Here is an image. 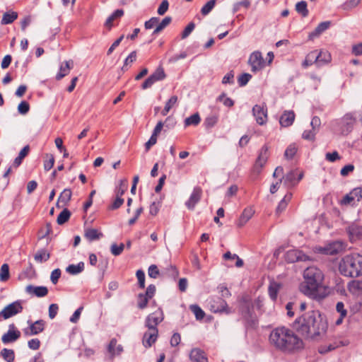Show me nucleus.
Returning <instances> with one entry per match:
<instances>
[{"mask_svg": "<svg viewBox=\"0 0 362 362\" xmlns=\"http://www.w3.org/2000/svg\"><path fill=\"white\" fill-rule=\"evenodd\" d=\"M293 328L305 338L315 339L324 334L327 329V322L317 310L303 313L293 322Z\"/></svg>", "mask_w": 362, "mask_h": 362, "instance_id": "1", "label": "nucleus"}, {"mask_svg": "<svg viewBox=\"0 0 362 362\" xmlns=\"http://www.w3.org/2000/svg\"><path fill=\"white\" fill-rule=\"evenodd\" d=\"M303 281L299 285L301 293L315 300L323 299L327 296L322 283L324 274L316 267H307L303 274Z\"/></svg>", "mask_w": 362, "mask_h": 362, "instance_id": "2", "label": "nucleus"}, {"mask_svg": "<svg viewBox=\"0 0 362 362\" xmlns=\"http://www.w3.org/2000/svg\"><path fill=\"white\" fill-rule=\"evenodd\" d=\"M270 343L277 349L291 351L302 347V340L293 331L285 327H277L269 335Z\"/></svg>", "mask_w": 362, "mask_h": 362, "instance_id": "3", "label": "nucleus"}, {"mask_svg": "<svg viewBox=\"0 0 362 362\" xmlns=\"http://www.w3.org/2000/svg\"><path fill=\"white\" fill-rule=\"evenodd\" d=\"M339 270L341 274L347 277L362 276V255L354 253L344 256L339 262Z\"/></svg>", "mask_w": 362, "mask_h": 362, "instance_id": "4", "label": "nucleus"}, {"mask_svg": "<svg viewBox=\"0 0 362 362\" xmlns=\"http://www.w3.org/2000/svg\"><path fill=\"white\" fill-rule=\"evenodd\" d=\"M240 312L245 321L247 327L254 328L257 325V316L252 312V306L250 300L243 299L240 308Z\"/></svg>", "mask_w": 362, "mask_h": 362, "instance_id": "5", "label": "nucleus"}, {"mask_svg": "<svg viewBox=\"0 0 362 362\" xmlns=\"http://www.w3.org/2000/svg\"><path fill=\"white\" fill-rule=\"evenodd\" d=\"M346 245L343 241L337 240L327 243L324 247H320L319 251L327 255H337L345 250Z\"/></svg>", "mask_w": 362, "mask_h": 362, "instance_id": "6", "label": "nucleus"}, {"mask_svg": "<svg viewBox=\"0 0 362 362\" xmlns=\"http://www.w3.org/2000/svg\"><path fill=\"white\" fill-rule=\"evenodd\" d=\"M164 315L161 309L149 314L145 320V326L151 330H158L157 326L163 320Z\"/></svg>", "mask_w": 362, "mask_h": 362, "instance_id": "7", "label": "nucleus"}, {"mask_svg": "<svg viewBox=\"0 0 362 362\" xmlns=\"http://www.w3.org/2000/svg\"><path fill=\"white\" fill-rule=\"evenodd\" d=\"M23 309L22 301L18 300L6 305L0 312V315H2L3 319L6 320L22 313Z\"/></svg>", "mask_w": 362, "mask_h": 362, "instance_id": "8", "label": "nucleus"}, {"mask_svg": "<svg viewBox=\"0 0 362 362\" xmlns=\"http://www.w3.org/2000/svg\"><path fill=\"white\" fill-rule=\"evenodd\" d=\"M166 77L164 69L162 66H158L156 71L151 74L142 83V89H147L151 87L156 82L162 81Z\"/></svg>", "mask_w": 362, "mask_h": 362, "instance_id": "9", "label": "nucleus"}, {"mask_svg": "<svg viewBox=\"0 0 362 362\" xmlns=\"http://www.w3.org/2000/svg\"><path fill=\"white\" fill-rule=\"evenodd\" d=\"M210 310L214 313H226L230 314V309L228 308V304L222 298H216L212 299L210 303Z\"/></svg>", "mask_w": 362, "mask_h": 362, "instance_id": "10", "label": "nucleus"}, {"mask_svg": "<svg viewBox=\"0 0 362 362\" xmlns=\"http://www.w3.org/2000/svg\"><path fill=\"white\" fill-rule=\"evenodd\" d=\"M302 173H298L296 170H290L285 176L279 179L280 182L283 181L284 185L287 188H291L296 186L303 178Z\"/></svg>", "mask_w": 362, "mask_h": 362, "instance_id": "11", "label": "nucleus"}, {"mask_svg": "<svg viewBox=\"0 0 362 362\" xmlns=\"http://www.w3.org/2000/svg\"><path fill=\"white\" fill-rule=\"evenodd\" d=\"M252 114L257 123L259 125L265 124L267 122V107L265 104L255 105L252 107Z\"/></svg>", "mask_w": 362, "mask_h": 362, "instance_id": "12", "label": "nucleus"}, {"mask_svg": "<svg viewBox=\"0 0 362 362\" xmlns=\"http://www.w3.org/2000/svg\"><path fill=\"white\" fill-rule=\"evenodd\" d=\"M285 260L288 263L306 262L310 260L309 256L298 250H289L285 254Z\"/></svg>", "mask_w": 362, "mask_h": 362, "instance_id": "13", "label": "nucleus"}, {"mask_svg": "<svg viewBox=\"0 0 362 362\" xmlns=\"http://www.w3.org/2000/svg\"><path fill=\"white\" fill-rule=\"evenodd\" d=\"M356 121V118L351 113L346 114L340 121L341 134L344 135L349 134L352 131Z\"/></svg>", "mask_w": 362, "mask_h": 362, "instance_id": "14", "label": "nucleus"}, {"mask_svg": "<svg viewBox=\"0 0 362 362\" xmlns=\"http://www.w3.org/2000/svg\"><path fill=\"white\" fill-rule=\"evenodd\" d=\"M248 62L251 66V70L256 72L262 69L264 66V60L260 52H252L249 58Z\"/></svg>", "mask_w": 362, "mask_h": 362, "instance_id": "15", "label": "nucleus"}, {"mask_svg": "<svg viewBox=\"0 0 362 362\" xmlns=\"http://www.w3.org/2000/svg\"><path fill=\"white\" fill-rule=\"evenodd\" d=\"M269 158V147L267 144L264 145L259 151L258 157L255 161L254 169L259 173L261 169L266 164L267 159Z\"/></svg>", "mask_w": 362, "mask_h": 362, "instance_id": "16", "label": "nucleus"}, {"mask_svg": "<svg viewBox=\"0 0 362 362\" xmlns=\"http://www.w3.org/2000/svg\"><path fill=\"white\" fill-rule=\"evenodd\" d=\"M202 194V189L200 187H195L185 205L189 210H193L196 204L200 201Z\"/></svg>", "mask_w": 362, "mask_h": 362, "instance_id": "17", "label": "nucleus"}, {"mask_svg": "<svg viewBox=\"0 0 362 362\" xmlns=\"http://www.w3.org/2000/svg\"><path fill=\"white\" fill-rule=\"evenodd\" d=\"M28 323L30 325L29 329L30 331L25 330V334L26 335H36L41 332H42L45 327V322L43 320H38L34 322L28 321Z\"/></svg>", "mask_w": 362, "mask_h": 362, "instance_id": "18", "label": "nucleus"}, {"mask_svg": "<svg viewBox=\"0 0 362 362\" xmlns=\"http://www.w3.org/2000/svg\"><path fill=\"white\" fill-rule=\"evenodd\" d=\"M14 329L15 325L13 324L9 325L8 331L6 333H5L1 337V341L4 344H6L11 342H13L20 338V331Z\"/></svg>", "mask_w": 362, "mask_h": 362, "instance_id": "19", "label": "nucleus"}, {"mask_svg": "<svg viewBox=\"0 0 362 362\" xmlns=\"http://www.w3.org/2000/svg\"><path fill=\"white\" fill-rule=\"evenodd\" d=\"M158 337V330H151L145 332L143 337V345L146 348H150L157 340Z\"/></svg>", "mask_w": 362, "mask_h": 362, "instance_id": "20", "label": "nucleus"}, {"mask_svg": "<svg viewBox=\"0 0 362 362\" xmlns=\"http://www.w3.org/2000/svg\"><path fill=\"white\" fill-rule=\"evenodd\" d=\"M25 291L31 295L35 296L38 298H42L47 295L48 289L46 286H35L33 285H28L25 288Z\"/></svg>", "mask_w": 362, "mask_h": 362, "instance_id": "21", "label": "nucleus"}, {"mask_svg": "<svg viewBox=\"0 0 362 362\" xmlns=\"http://www.w3.org/2000/svg\"><path fill=\"white\" fill-rule=\"evenodd\" d=\"M189 359L193 362H208L206 353L199 348H194L190 351Z\"/></svg>", "mask_w": 362, "mask_h": 362, "instance_id": "22", "label": "nucleus"}, {"mask_svg": "<svg viewBox=\"0 0 362 362\" xmlns=\"http://www.w3.org/2000/svg\"><path fill=\"white\" fill-rule=\"evenodd\" d=\"M295 113L292 110H286L279 119V123L283 127H288L293 124L295 120Z\"/></svg>", "mask_w": 362, "mask_h": 362, "instance_id": "23", "label": "nucleus"}, {"mask_svg": "<svg viewBox=\"0 0 362 362\" xmlns=\"http://www.w3.org/2000/svg\"><path fill=\"white\" fill-rule=\"evenodd\" d=\"M117 340L115 338H112L109 344L107 345V349L110 355V358H113L115 356H119L123 351V347L121 344H117Z\"/></svg>", "mask_w": 362, "mask_h": 362, "instance_id": "24", "label": "nucleus"}, {"mask_svg": "<svg viewBox=\"0 0 362 362\" xmlns=\"http://www.w3.org/2000/svg\"><path fill=\"white\" fill-rule=\"evenodd\" d=\"M71 195L72 192L71 189H64L58 198L57 206L58 208H62L64 206H66L71 200Z\"/></svg>", "mask_w": 362, "mask_h": 362, "instance_id": "25", "label": "nucleus"}, {"mask_svg": "<svg viewBox=\"0 0 362 362\" xmlns=\"http://www.w3.org/2000/svg\"><path fill=\"white\" fill-rule=\"evenodd\" d=\"M318 51L313 50L309 52L306 57L305 60L302 63V66L304 68H307L309 66H311L313 64H316L318 66Z\"/></svg>", "mask_w": 362, "mask_h": 362, "instance_id": "26", "label": "nucleus"}, {"mask_svg": "<svg viewBox=\"0 0 362 362\" xmlns=\"http://www.w3.org/2000/svg\"><path fill=\"white\" fill-rule=\"evenodd\" d=\"M254 214V211L252 208H246L240 215L237 226L239 228L243 227L245 224L252 218Z\"/></svg>", "mask_w": 362, "mask_h": 362, "instance_id": "27", "label": "nucleus"}, {"mask_svg": "<svg viewBox=\"0 0 362 362\" xmlns=\"http://www.w3.org/2000/svg\"><path fill=\"white\" fill-rule=\"evenodd\" d=\"M330 21H324L320 23L316 28L309 34V39L313 40L315 37H318L321 33L327 30L330 26Z\"/></svg>", "mask_w": 362, "mask_h": 362, "instance_id": "28", "label": "nucleus"}, {"mask_svg": "<svg viewBox=\"0 0 362 362\" xmlns=\"http://www.w3.org/2000/svg\"><path fill=\"white\" fill-rule=\"evenodd\" d=\"M293 197V194L291 192H288L285 194L284 198L280 201L277 207H276V213L281 214L282 211H284L286 207L288 204L291 202Z\"/></svg>", "mask_w": 362, "mask_h": 362, "instance_id": "29", "label": "nucleus"}, {"mask_svg": "<svg viewBox=\"0 0 362 362\" xmlns=\"http://www.w3.org/2000/svg\"><path fill=\"white\" fill-rule=\"evenodd\" d=\"M18 18V13L16 11H8L3 14L1 24V25H7L12 23L14 21Z\"/></svg>", "mask_w": 362, "mask_h": 362, "instance_id": "30", "label": "nucleus"}, {"mask_svg": "<svg viewBox=\"0 0 362 362\" xmlns=\"http://www.w3.org/2000/svg\"><path fill=\"white\" fill-rule=\"evenodd\" d=\"M84 235L88 240L91 242L100 239L103 236V233L95 228H87L85 230Z\"/></svg>", "mask_w": 362, "mask_h": 362, "instance_id": "31", "label": "nucleus"}, {"mask_svg": "<svg viewBox=\"0 0 362 362\" xmlns=\"http://www.w3.org/2000/svg\"><path fill=\"white\" fill-rule=\"evenodd\" d=\"M83 270L84 263L83 262H80L77 264H70L66 269V271L71 275H76Z\"/></svg>", "mask_w": 362, "mask_h": 362, "instance_id": "32", "label": "nucleus"}, {"mask_svg": "<svg viewBox=\"0 0 362 362\" xmlns=\"http://www.w3.org/2000/svg\"><path fill=\"white\" fill-rule=\"evenodd\" d=\"M296 11L298 13L301 15L302 17L305 18L308 16L309 11L308 9L307 2L300 1L296 4Z\"/></svg>", "mask_w": 362, "mask_h": 362, "instance_id": "33", "label": "nucleus"}, {"mask_svg": "<svg viewBox=\"0 0 362 362\" xmlns=\"http://www.w3.org/2000/svg\"><path fill=\"white\" fill-rule=\"evenodd\" d=\"M318 56V66L327 64L332 60L331 54L327 51L320 50Z\"/></svg>", "mask_w": 362, "mask_h": 362, "instance_id": "34", "label": "nucleus"}, {"mask_svg": "<svg viewBox=\"0 0 362 362\" xmlns=\"http://www.w3.org/2000/svg\"><path fill=\"white\" fill-rule=\"evenodd\" d=\"M30 147L28 145L24 146L20 151L18 156L14 159L13 165L18 168L22 163L24 158L28 154Z\"/></svg>", "mask_w": 362, "mask_h": 362, "instance_id": "35", "label": "nucleus"}, {"mask_svg": "<svg viewBox=\"0 0 362 362\" xmlns=\"http://www.w3.org/2000/svg\"><path fill=\"white\" fill-rule=\"evenodd\" d=\"M124 15V11L122 9H117L106 20L105 25L109 28L112 26L113 21L122 17Z\"/></svg>", "mask_w": 362, "mask_h": 362, "instance_id": "36", "label": "nucleus"}, {"mask_svg": "<svg viewBox=\"0 0 362 362\" xmlns=\"http://www.w3.org/2000/svg\"><path fill=\"white\" fill-rule=\"evenodd\" d=\"M70 70H71V67H70V65H69V62L66 61L64 62V64H62L61 65V66L59 68V71L56 75V79L57 81L61 80L64 76H66V75L69 74Z\"/></svg>", "mask_w": 362, "mask_h": 362, "instance_id": "37", "label": "nucleus"}, {"mask_svg": "<svg viewBox=\"0 0 362 362\" xmlns=\"http://www.w3.org/2000/svg\"><path fill=\"white\" fill-rule=\"evenodd\" d=\"M218 121V116L215 114H212L206 117L204 122V125L206 129H209L214 127Z\"/></svg>", "mask_w": 362, "mask_h": 362, "instance_id": "38", "label": "nucleus"}, {"mask_svg": "<svg viewBox=\"0 0 362 362\" xmlns=\"http://www.w3.org/2000/svg\"><path fill=\"white\" fill-rule=\"evenodd\" d=\"M177 100L178 98L176 95H173L170 98V99L165 103V107L161 112L163 116L168 115L171 108L177 103Z\"/></svg>", "mask_w": 362, "mask_h": 362, "instance_id": "39", "label": "nucleus"}, {"mask_svg": "<svg viewBox=\"0 0 362 362\" xmlns=\"http://www.w3.org/2000/svg\"><path fill=\"white\" fill-rule=\"evenodd\" d=\"M200 122H201L200 116L198 112H196V113L193 114L192 115L187 117L185 119V127H188V126H191V125L197 126L200 123Z\"/></svg>", "mask_w": 362, "mask_h": 362, "instance_id": "40", "label": "nucleus"}, {"mask_svg": "<svg viewBox=\"0 0 362 362\" xmlns=\"http://www.w3.org/2000/svg\"><path fill=\"white\" fill-rule=\"evenodd\" d=\"M172 21V18L170 16L165 17L162 21L158 23L156 28L153 32V35H156L161 32L164 28H165Z\"/></svg>", "mask_w": 362, "mask_h": 362, "instance_id": "41", "label": "nucleus"}, {"mask_svg": "<svg viewBox=\"0 0 362 362\" xmlns=\"http://www.w3.org/2000/svg\"><path fill=\"white\" fill-rule=\"evenodd\" d=\"M50 257V255L46 250L42 249L38 250L35 255L34 259L37 262H43L47 261Z\"/></svg>", "mask_w": 362, "mask_h": 362, "instance_id": "42", "label": "nucleus"}, {"mask_svg": "<svg viewBox=\"0 0 362 362\" xmlns=\"http://www.w3.org/2000/svg\"><path fill=\"white\" fill-rule=\"evenodd\" d=\"M71 214L70 211L68 209L64 208L63 209V211L57 216V223L59 225H62V224L65 223L66 222H67L69 221V219L71 217Z\"/></svg>", "mask_w": 362, "mask_h": 362, "instance_id": "43", "label": "nucleus"}, {"mask_svg": "<svg viewBox=\"0 0 362 362\" xmlns=\"http://www.w3.org/2000/svg\"><path fill=\"white\" fill-rule=\"evenodd\" d=\"M189 310L194 313L197 320H202L205 316L204 311L197 304L190 305Z\"/></svg>", "mask_w": 362, "mask_h": 362, "instance_id": "44", "label": "nucleus"}, {"mask_svg": "<svg viewBox=\"0 0 362 362\" xmlns=\"http://www.w3.org/2000/svg\"><path fill=\"white\" fill-rule=\"evenodd\" d=\"M1 355L7 362H13L15 359V353L13 349L4 348L1 351Z\"/></svg>", "mask_w": 362, "mask_h": 362, "instance_id": "45", "label": "nucleus"}, {"mask_svg": "<svg viewBox=\"0 0 362 362\" xmlns=\"http://www.w3.org/2000/svg\"><path fill=\"white\" fill-rule=\"evenodd\" d=\"M223 259L226 260L228 259H236L235 266L237 267H241L243 265V261L242 259H240L236 254H232L230 252H226L223 255Z\"/></svg>", "mask_w": 362, "mask_h": 362, "instance_id": "46", "label": "nucleus"}, {"mask_svg": "<svg viewBox=\"0 0 362 362\" xmlns=\"http://www.w3.org/2000/svg\"><path fill=\"white\" fill-rule=\"evenodd\" d=\"M348 289L351 293H356L362 290V282L357 280H353L348 284Z\"/></svg>", "mask_w": 362, "mask_h": 362, "instance_id": "47", "label": "nucleus"}, {"mask_svg": "<svg viewBox=\"0 0 362 362\" xmlns=\"http://www.w3.org/2000/svg\"><path fill=\"white\" fill-rule=\"evenodd\" d=\"M298 150V147L296 144H290L286 149L284 156L287 159H292L296 155Z\"/></svg>", "mask_w": 362, "mask_h": 362, "instance_id": "48", "label": "nucleus"}, {"mask_svg": "<svg viewBox=\"0 0 362 362\" xmlns=\"http://www.w3.org/2000/svg\"><path fill=\"white\" fill-rule=\"evenodd\" d=\"M150 298L145 296L144 293H139L138 295L137 306L139 309H144L146 308Z\"/></svg>", "mask_w": 362, "mask_h": 362, "instance_id": "49", "label": "nucleus"}, {"mask_svg": "<svg viewBox=\"0 0 362 362\" xmlns=\"http://www.w3.org/2000/svg\"><path fill=\"white\" fill-rule=\"evenodd\" d=\"M136 60V51H133L125 59L124 63V65H123L122 69L124 71H127L128 69L127 66L132 64Z\"/></svg>", "mask_w": 362, "mask_h": 362, "instance_id": "50", "label": "nucleus"}, {"mask_svg": "<svg viewBox=\"0 0 362 362\" xmlns=\"http://www.w3.org/2000/svg\"><path fill=\"white\" fill-rule=\"evenodd\" d=\"M9 276V267L7 264H4L0 269V281H6Z\"/></svg>", "mask_w": 362, "mask_h": 362, "instance_id": "51", "label": "nucleus"}, {"mask_svg": "<svg viewBox=\"0 0 362 362\" xmlns=\"http://www.w3.org/2000/svg\"><path fill=\"white\" fill-rule=\"evenodd\" d=\"M279 290V285L278 284H272L269 286V295L272 300H276L277 294Z\"/></svg>", "mask_w": 362, "mask_h": 362, "instance_id": "52", "label": "nucleus"}, {"mask_svg": "<svg viewBox=\"0 0 362 362\" xmlns=\"http://www.w3.org/2000/svg\"><path fill=\"white\" fill-rule=\"evenodd\" d=\"M216 4V0H210L201 9V13L202 15L206 16L209 14L211 11L214 8Z\"/></svg>", "mask_w": 362, "mask_h": 362, "instance_id": "53", "label": "nucleus"}, {"mask_svg": "<svg viewBox=\"0 0 362 362\" xmlns=\"http://www.w3.org/2000/svg\"><path fill=\"white\" fill-rule=\"evenodd\" d=\"M124 248V245L123 243H120L119 245L116 243H113L111 245L110 251L111 253L115 256H119L122 254Z\"/></svg>", "mask_w": 362, "mask_h": 362, "instance_id": "54", "label": "nucleus"}, {"mask_svg": "<svg viewBox=\"0 0 362 362\" xmlns=\"http://www.w3.org/2000/svg\"><path fill=\"white\" fill-rule=\"evenodd\" d=\"M317 132L313 128L309 130H305L302 134V138L308 141H314Z\"/></svg>", "mask_w": 362, "mask_h": 362, "instance_id": "55", "label": "nucleus"}, {"mask_svg": "<svg viewBox=\"0 0 362 362\" xmlns=\"http://www.w3.org/2000/svg\"><path fill=\"white\" fill-rule=\"evenodd\" d=\"M325 159L329 162L334 163L340 160L341 156L337 151H334L333 152H327L325 154Z\"/></svg>", "mask_w": 362, "mask_h": 362, "instance_id": "56", "label": "nucleus"}, {"mask_svg": "<svg viewBox=\"0 0 362 362\" xmlns=\"http://www.w3.org/2000/svg\"><path fill=\"white\" fill-rule=\"evenodd\" d=\"M136 278L138 279L139 286L141 288H144L145 287V273L143 270L139 269L136 273Z\"/></svg>", "mask_w": 362, "mask_h": 362, "instance_id": "57", "label": "nucleus"}, {"mask_svg": "<svg viewBox=\"0 0 362 362\" xmlns=\"http://www.w3.org/2000/svg\"><path fill=\"white\" fill-rule=\"evenodd\" d=\"M252 78V76L250 74L244 73L242 74L238 78V82L240 86H245L250 78Z\"/></svg>", "mask_w": 362, "mask_h": 362, "instance_id": "58", "label": "nucleus"}, {"mask_svg": "<svg viewBox=\"0 0 362 362\" xmlns=\"http://www.w3.org/2000/svg\"><path fill=\"white\" fill-rule=\"evenodd\" d=\"M148 274L149 277L156 279L159 274L160 271L156 264H151L148 269Z\"/></svg>", "mask_w": 362, "mask_h": 362, "instance_id": "59", "label": "nucleus"}, {"mask_svg": "<svg viewBox=\"0 0 362 362\" xmlns=\"http://www.w3.org/2000/svg\"><path fill=\"white\" fill-rule=\"evenodd\" d=\"M218 100L222 102L225 106L228 107H230L234 105L233 100L230 98H226L225 93L220 95L218 98Z\"/></svg>", "mask_w": 362, "mask_h": 362, "instance_id": "60", "label": "nucleus"}, {"mask_svg": "<svg viewBox=\"0 0 362 362\" xmlns=\"http://www.w3.org/2000/svg\"><path fill=\"white\" fill-rule=\"evenodd\" d=\"M195 28V24L193 22H190L185 28L183 32L182 33L181 37L182 39L187 38L190 33L193 31Z\"/></svg>", "mask_w": 362, "mask_h": 362, "instance_id": "61", "label": "nucleus"}, {"mask_svg": "<svg viewBox=\"0 0 362 362\" xmlns=\"http://www.w3.org/2000/svg\"><path fill=\"white\" fill-rule=\"evenodd\" d=\"M361 0H348L342 6L344 10H350L357 6Z\"/></svg>", "mask_w": 362, "mask_h": 362, "instance_id": "62", "label": "nucleus"}, {"mask_svg": "<svg viewBox=\"0 0 362 362\" xmlns=\"http://www.w3.org/2000/svg\"><path fill=\"white\" fill-rule=\"evenodd\" d=\"M165 274L175 279L178 276L179 272L175 266L170 265L168 267L165 268Z\"/></svg>", "mask_w": 362, "mask_h": 362, "instance_id": "63", "label": "nucleus"}, {"mask_svg": "<svg viewBox=\"0 0 362 362\" xmlns=\"http://www.w3.org/2000/svg\"><path fill=\"white\" fill-rule=\"evenodd\" d=\"M350 194L353 197L354 199H356L358 202H359L362 199V187H356L353 189Z\"/></svg>", "mask_w": 362, "mask_h": 362, "instance_id": "64", "label": "nucleus"}]
</instances>
